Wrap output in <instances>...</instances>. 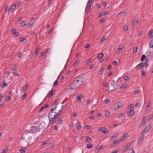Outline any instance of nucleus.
<instances>
[{"label":"nucleus","mask_w":153,"mask_h":153,"mask_svg":"<svg viewBox=\"0 0 153 153\" xmlns=\"http://www.w3.org/2000/svg\"><path fill=\"white\" fill-rule=\"evenodd\" d=\"M48 117L49 118L50 122L52 123L55 121L58 116L57 112L54 111H53V109H51L49 113Z\"/></svg>","instance_id":"nucleus-1"},{"label":"nucleus","mask_w":153,"mask_h":153,"mask_svg":"<svg viewBox=\"0 0 153 153\" xmlns=\"http://www.w3.org/2000/svg\"><path fill=\"white\" fill-rule=\"evenodd\" d=\"M82 83L79 79H76L73 81L70 86V89L71 90H75L78 89L81 86Z\"/></svg>","instance_id":"nucleus-2"},{"label":"nucleus","mask_w":153,"mask_h":153,"mask_svg":"<svg viewBox=\"0 0 153 153\" xmlns=\"http://www.w3.org/2000/svg\"><path fill=\"white\" fill-rule=\"evenodd\" d=\"M30 131L32 133H35L39 131H40V128L39 127L32 126L30 127Z\"/></svg>","instance_id":"nucleus-3"},{"label":"nucleus","mask_w":153,"mask_h":153,"mask_svg":"<svg viewBox=\"0 0 153 153\" xmlns=\"http://www.w3.org/2000/svg\"><path fill=\"white\" fill-rule=\"evenodd\" d=\"M122 102L120 101L117 104H116L115 105V108L116 109H118L119 108L121 107L122 106Z\"/></svg>","instance_id":"nucleus-4"},{"label":"nucleus","mask_w":153,"mask_h":153,"mask_svg":"<svg viewBox=\"0 0 153 153\" xmlns=\"http://www.w3.org/2000/svg\"><path fill=\"white\" fill-rule=\"evenodd\" d=\"M151 105V101H149L148 102V104L146 107V111L147 112H149L150 111Z\"/></svg>","instance_id":"nucleus-5"},{"label":"nucleus","mask_w":153,"mask_h":153,"mask_svg":"<svg viewBox=\"0 0 153 153\" xmlns=\"http://www.w3.org/2000/svg\"><path fill=\"white\" fill-rule=\"evenodd\" d=\"M151 128L152 127L151 126H147L144 129L142 133H143V132L144 131L146 133H147L150 131V130L151 129Z\"/></svg>","instance_id":"nucleus-6"},{"label":"nucleus","mask_w":153,"mask_h":153,"mask_svg":"<svg viewBox=\"0 0 153 153\" xmlns=\"http://www.w3.org/2000/svg\"><path fill=\"white\" fill-rule=\"evenodd\" d=\"M153 30L151 29L149 31V35H150L149 38V40H152L153 39Z\"/></svg>","instance_id":"nucleus-7"},{"label":"nucleus","mask_w":153,"mask_h":153,"mask_svg":"<svg viewBox=\"0 0 153 153\" xmlns=\"http://www.w3.org/2000/svg\"><path fill=\"white\" fill-rule=\"evenodd\" d=\"M128 134L126 133L120 139V141H122L127 138Z\"/></svg>","instance_id":"nucleus-8"},{"label":"nucleus","mask_w":153,"mask_h":153,"mask_svg":"<svg viewBox=\"0 0 153 153\" xmlns=\"http://www.w3.org/2000/svg\"><path fill=\"white\" fill-rule=\"evenodd\" d=\"M99 133H101L102 132L104 134H105V128L104 127L100 128H99Z\"/></svg>","instance_id":"nucleus-9"},{"label":"nucleus","mask_w":153,"mask_h":153,"mask_svg":"<svg viewBox=\"0 0 153 153\" xmlns=\"http://www.w3.org/2000/svg\"><path fill=\"white\" fill-rule=\"evenodd\" d=\"M145 121L144 119L142 120L141 122H140V123L138 126V127H141L143 126L145 124Z\"/></svg>","instance_id":"nucleus-10"},{"label":"nucleus","mask_w":153,"mask_h":153,"mask_svg":"<svg viewBox=\"0 0 153 153\" xmlns=\"http://www.w3.org/2000/svg\"><path fill=\"white\" fill-rule=\"evenodd\" d=\"M119 140H117L115 141L113 143L112 146L113 147H114L117 146L119 144Z\"/></svg>","instance_id":"nucleus-11"},{"label":"nucleus","mask_w":153,"mask_h":153,"mask_svg":"<svg viewBox=\"0 0 153 153\" xmlns=\"http://www.w3.org/2000/svg\"><path fill=\"white\" fill-rule=\"evenodd\" d=\"M57 106L56 105H54L53 106L51 109H53V111H57Z\"/></svg>","instance_id":"nucleus-12"},{"label":"nucleus","mask_w":153,"mask_h":153,"mask_svg":"<svg viewBox=\"0 0 153 153\" xmlns=\"http://www.w3.org/2000/svg\"><path fill=\"white\" fill-rule=\"evenodd\" d=\"M117 84V82H115L114 80L112 81L111 82V85L113 88H115Z\"/></svg>","instance_id":"nucleus-13"},{"label":"nucleus","mask_w":153,"mask_h":153,"mask_svg":"<svg viewBox=\"0 0 153 153\" xmlns=\"http://www.w3.org/2000/svg\"><path fill=\"white\" fill-rule=\"evenodd\" d=\"M126 12L124 11H123V12H121L119 13L118 15L119 16H124L126 14Z\"/></svg>","instance_id":"nucleus-14"},{"label":"nucleus","mask_w":153,"mask_h":153,"mask_svg":"<svg viewBox=\"0 0 153 153\" xmlns=\"http://www.w3.org/2000/svg\"><path fill=\"white\" fill-rule=\"evenodd\" d=\"M104 54L102 53H100L99 54V55L97 56V58L98 59H101L102 58Z\"/></svg>","instance_id":"nucleus-15"},{"label":"nucleus","mask_w":153,"mask_h":153,"mask_svg":"<svg viewBox=\"0 0 153 153\" xmlns=\"http://www.w3.org/2000/svg\"><path fill=\"white\" fill-rule=\"evenodd\" d=\"M82 97V96H78L76 98V100L77 101V102H81V99Z\"/></svg>","instance_id":"nucleus-16"},{"label":"nucleus","mask_w":153,"mask_h":153,"mask_svg":"<svg viewBox=\"0 0 153 153\" xmlns=\"http://www.w3.org/2000/svg\"><path fill=\"white\" fill-rule=\"evenodd\" d=\"M92 4V2H90V1H88L86 7L90 8L91 7V5Z\"/></svg>","instance_id":"nucleus-17"},{"label":"nucleus","mask_w":153,"mask_h":153,"mask_svg":"<svg viewBox=\"0 0 153 153\" xmlns=\"http://www.w3.org/2000/svg\"><path fill=\"white\" fill-rule=\"evenodd\" d=\"M17 56L21 58H23V55L20 52H18Z\"/></svg>","instance_id":"nucleus-18"},{"label":"nucleus","mask_w":153,"mask_h":153,"mask_svg":"<svg viewBox=\"0 0 153 153\" xmlns=\"http://www.w3.org/2000/svg\"><path fill=\"white\" fill-rule=\"evenodd\" d=\"M142 105V103H141V102H137V103H136V104L135 105V106L138 107V108H140L141 107Z\"/></svg>","instance_id":"nucleus-19"},{"label":"nucleus","mask_w":153,"mask_h":153,"mask_svg":"<svg viewBox=\"0 0 153 153\" xmlns=\"http://www.w3.org/2000/svg\"><path fill=\"white\" fill-rule=\"evenodd\" d=\"M104 69V68L103 67L101 68L100 69V70L99 71V73L100 74H102L103 73V71Z\"/></svg>","instance_id":"nucleus-20"},{"label":"nucleus","mask_w":153,"mask_h":153,"mask_svg":"<svg viewBox=\"0 0 153 153\" xmlns=\"http://www.w3.org/2000/svg\"><path fill=\"white\" fill-rule=\"evenodd\" d=\"M59 101V99H57L56 101L54 102L53 104L54 105H57V106H58V105L60 103Z\"/></svg>","instance_id":"nucleus-21"},{"label":"nucleus","mask_w":153,"mask_h":153,"mask_svg":"<svg viewBox=\"0 0 153 153\" xmlns=\"http://www.w3.org/2000/svg\"><path fill=\"white\" fill-rule=\"evenodd\" d=\"M50 144V143L46 141H44L42 142V145L43 146H44L45 145H49Z\"/></svg>","instance_id":"nucleus-22"},{"label":"nucleus","mask_w":153,"mask_h":153,"mask_svg":"<svg viewBox=\"0 0 153 153\" xmlns=\"http://www.w3.org/2000/svg\"><path fill=\"white\" fill-rule=\"evenodd\" d=\"M26 149L25 148H24L23 147H22V149L19 150V152L21 153H25V151Z\"/></svg>","instance_id":"nucleus-23"},{"label":"nucleus","mask_w":153,"mask_h":153,"mask_svg":"<svg viewBox=\"0 0 153 153\" xmlns=\"http://www.w3.org/2000/svg\"><path fill=\"white\" fill-rule=\"evenodd\" d=\"M28 87L27 86V85H26L23 87V92H25L27 90Z\"/></svg>","instance_id":"nucleus-24"},{"label":"nucleus","mask_w":153,"mask_h":153,"mask_svg":"<svg viewBox=\"0 0 153 153\" xmlns=\"http://www.w3.org/2000/svg\"><path fill=\"white\" fill-rule=\"evenodd\" d=\"M33 25V24L31 22H29L28 23L27 25V27L28 28L31 27Z\"/></svg>","instance_id":"nucleus-25"},{"label":"nucleus","mask_w":153,"mask_h":153,"mask_svg":"<svg viewBox=\"0 0 153 153\" xmlns=\"http://www.w3.org/2000/svg\"><path fill=\"white\" fill-rule=\"evenodd\" d=\"M39 50V47H38L36 49V50L35 51V53H36V56H36H37Z\"/></svg>","instance_id":"nucleus-26"},{"label":"nucleus","mask_w":153,"mask_h":153,"mask_svg":"<svg viewBox=\"0 0 153 153\" xmlns=\"http://www.w3.org/2000/svg\"><path fill=\"white\" fill-rule=\"evenodd\" d=\"M123 48V46H120V48H119L117 50V53H120L121 50Z\"/></svg>","instance_id":"nucleus-27"},{"label":"nucleus","mask_w":153,"mask_h":153,"mask_svg":"<svg viewBox=\"0 0 153 153\" xmlns=\"http://www.w3.org/2000/svg\"><path fill=\"white\" fill-rule=\"evenodd\" d=\"M25 21H22L21 22V26L22 27H24L25 26V25H26V24L25 23Z\"/></svg>","instance_id":"nucleus-28"},{"label":"nucleus","mask_w":153,"mask_h":153,"mask_svg":"<svg viewBox=\"0 0 153 153\" xmlns=\"http://www.w3.org/2000/svg\"><path fill=\"white\" fill-rule=\"evenodd\" d=\"M134 112V110L133 109H131L130 110L129 112V115L130 116H132Z\"/></svg>","instance_id":"nucleus-29"},{"label":"nucleus","mask_w":153,"mask_h":153,"mask_svg":"<svg viewBox=\"0 0 153 153\" xmlns=\"http://www.w3.org/2000/svg\"><path fill=\"white\" fill-rule=\"evenodd\" d=\"M146 56L145 55H143L141 59V61H143L144 60L146 59Z\"/></svg>","instance_id":"nucleus-30"},{"label":"nucleus","mask_w":153,"mask_h":153,"mask_svg":"<svg viewBox=\"0 0 153 153\" xmlns=\"http://www.w3.org/2000/svg\"><path fill=\"white\" fill-rule=\"evenodd\" d=\"M76 127L78 130H80L81 128V126L79 124H78L76 125Z\"/></svg>","instance_id":"nucleus-31"},{"label":"nucleus","mask_w":153,"mask_h":153,"mask_svg":"<svg viewBox=\"0 0 153 153\" xmlns=\"http://www.w3.org/2000/svg\"><path fill=\"white\" fill-rule=\"evenodd\" d=\"M142 67V66L140 64H138L136 68L138 70H139Z\"/></svg>","instance_id":"nucleus-32"},{"label":"nucleus","mask_w":153,"mask_h":153,"mask_svg":"<svg viewBox=\"0 0 153 153\" xmlns=\"http://www.w3.org/2000/svg\"><path fill=\"white\" fill-rule=\"evenodd\" d=\"M134 107V105L132 104H130L128 106V108L131 109L133 108Z\"/></svg>","instance_id":"nucleus-33"},{"label":"nucleus","mask_w":153,"mask_h":153,"mask_svg":"<svg viewBox=\"0 0 153 153\" xmlns=\"http://www.w3.org/2000/svg\"><path fill=\"white\" fill-rule=\"evenodd\" d=\"M86 139L87 142L88 143H89L91 139L90 137L88 136H87L86 137Z\"/></svg>","instance_id":"nucleus-34"},{"label":"nucleus","mask_w":153,"mask_h":153,"mask_svg":"<svg viewBox=\"0 0 153 153\" xmlns=\"http://www.w3.org/2000/svg\"><path fill=\"white\" fill-rule=\"evenodd\" d=\"M45 51H43L41 53V55L39 56V58H42V56L45 55Z\"/></svg>","instance_id":"nucleus-35"},{"label":"nucleus","mask_w":153,"mask_h":153,"mask_svg":"<svg viewBox=\"0 0 153 153\" xmlns=\"http://www.w3.org/2000/svg\"><path fill=\"white\" fill-rule=\"evenodd\" d=\"M105 15V12H103L102 13V12H100L99 13V17H101L102 16H104Z\"/></svg>","instance_id":"nucleus-36"},{"label":"nucleus","mask_w":153,"mask_h":153,"mask_svg":"<svg viewBox=\"0 0 153 153\" xmlns=\"http://www.w3.org/2000/svg\"><path fill=\"white\" fill-rule=\"evenodd\" d=\"M89 9V8L86 7L85 10V13L87 14L88 13Z\"/></svg>","instance_id":"nucleus-37"},{"label":"nucleus","mask_w":153,"mask_h":153,"mask_svg":"<svg viewBox=\"0 0 153 153\" xmlns=\"http://www.w3.org/2000/svg\"><path fill=\"white\" fill-rule=\"evenodd\" d=\"M110 114V112L108 111H106V117H108Z\"/></svg>","instance_id":"nucleus-38"},{"label":"nucleus","mask_w":153,"mask_h":153,"mask_svg":"<svg viewBox=\"0 0 153 153\" xmlns=\"http://www.w3.org/2000/svg\"><path fill=\"white\" fill-rule=\"evenodd\" d=\"M53 90H51L50 92V93L49 95V97H51L53 95Z\"/></svg>","instance_id":"nucleus-39"},{"label":"nucleus","mask_w":153,"mask_h":153,"mask_svg":"<svg viewBox=\"0 0 153 153\" xmlns=\"http://www.w3.org/2000/svg\"><path fill=\"white\" fill-rule=\"evenodd\" d=\"M92 61V59H89L88 60H87L85 63H86V64H89Z\"/></svg>","instance_id":"nucleus-40"},{"label":"nucleus","mask_w":153,"mask_h":153,"mask_svg":"<svg viewBox=\"0 0 153 153\" xmlns=\"http://www.w3.org/2000/svg\"><path fill=\"white\" fill-rule=\"evenodd\" d=\"M2 86H4V87L6 86L7 85V84L5 83V81L4 80L2 83Z\"/></svg>","instance_id":"nucleus-41"},{"label":"nucleus","mask_w":153,"mask_h":153,"mask_svg":"<svg viewBox=\"0 0 153 153\" xmlns=\"http://www.w3.org/2000/svg\"><path fill=\"white\" fill-rule=\"evenodd\" d=\"M6 100L8 101H9L11 100L10 97L9 96H7L6 97Z\"/></svg>","instance_id":"nucleus-42"},{"label":"nucleus","mask_w":153,"mask_h":153,"mask_svg":"<svg viewBox=\"0 0 153 153\" xmlns=\"http://www.w3.org/2000/svg\"><path fill=\"white\" fill-rule=\"evenodd\" d=\"M92 147V145L91 144H88L87 145V147L89 149L91 148Z\"/></svg>","instance_id":"nucleus-43"},{"label":"nucleus","mask_w":153,"mask_h":153,"mask_svg":"<svg viewBox=\"0 0 153 153\" xmlns=\"http://www.w3.org/2000/svg\"><path fill=\"white\" fill-rule=\"evenodd\" d=\"M10 9V8L9 7H7L5 9V11L6 12L8 13L9 11V10Z\"/></svg>","instance_id":"nucleus-44"},{"label":"nucleus","mask_w":153,"mask_h":153,"mask_svg":"<svg viewBox=\"0 0 153 153\" xmlns=\"http://www.w3.org/2000/svg\"><path fill=\"white\" fill-rule=\"evenodd\" d=\"M143 140V137H140L139 138L138 140V143H141Z\"/></svg>","instance_id":"nucleus-45"},{"label":"nucleus","mask_w":153,"mask_h":153,"mask_svg":"<svg viewBox=\"0 0 153 153\" xmlns=\"http://www.w3.org/2000/svg\"><path fill=\"white\" fill-rule=\"evenodd\" d=\"M12 33L14 34H16L17 33H17L16 32V30L14 29V28L12 30Z\"/></svg>","instance_id":"nucleus-46"},{"label":"nucleus","mask_w":153,"mask_h":153,"mask_svg":"<svg viewBox=\"0 0 153 153\" xmlns=\"http://www.w3.org/2000/svg\"><path fill=\"white\" fill-rule=\"evenodd\" d=\"M62 110H63L61 109L60 110H59L57 112V114H58V117L60 113L62 111Z\"/></svg>","instance_id":"nucleus-47"},{"label":"nucleus","mask_w":153,"mask_h":153,"mask_svg":"<svg viewBox=\"0 0 153 153\" xmlns=\"http://www.w3.org/2000/svg\"><path fill=\"white\" fill-rule=\"evenodd\" d=\"M57 85V80H56L54 83L53 84V87L56 86Z\"/></svg>","instance_id":"nucleus-48"},{"label":"nucleus","mask_w":153,"mask_h":153,"mask_svg":"<svg viewBox=\"0 0 153 153\" xmlns=\"http://www.w3.org/2000/svg\"><path fill=\"white\" fill-rule=\"evenodd\" d=\"M126 83H124L123 85L120 87V88H123L125 87H126Z\"/></svg>","instance_id":"nucleus-49"},{"label":"nucleus","mask_w":153,"mask_h":153,"mask_svg":"<svg viewBox=\"0 0 153 153\" xmlns=\"http://www.w3.org/2000/svg\"><path fill=\"white\" fill-rule=\"evenodd\" d=\"M143 33V32L142 31L139 32L137 35V36L139 37L140 35H142Z\"/></svg>","instance_id":"nucleus-50"},{"label":"nucleus","mask_w":153,"mask_h":153,"mask_svg":"<svg viewBox=\"0 0 153 153\" xmlns=\"http://www.w3.org/2000/svg\"><path fill=\"white\" fill-rule=\"evenodd\" d=\"M149 45L150 47L153 48V42H151Z\"/></svg>","instance_id":"nucleus-51"},{"label":"nucleus","mask_w":153,"mask_h":153,"mask_svg":"<svg viewBox=\"0 0 153 153\" xmlns=\"http://www.w3.org/2000/svg\"><path fill=\"white\" fill-rule=\"evenodd\" d=\"M118 134L117 133H116V134H115L113 136L114 137V138H113V139H115L116 137H117L118 136Z\"/></svg>","instance_id":"nucleus-52"},{"label":"nucleus","mask_w":153,"mask_h":153,"mask_svg":"<svg viewBox=\"0 0 153 153\" xmlns=\"http://www.w3.org/2000/svg\"><path fill=\"white\" fill-rule=\"evenodd\" d=\"M58 122L59 123H62V120L61 118H59L58 120Z\"/></svg>","instance_id":"nucleus-53"},{"label":"nucleus","mask_w":153,"mask_h":153,"mask_svg":"<svg viewBox=\"0 0 153 153\" xmlns=\"http://www.w3.org/2000/svg\"><path fill=\"white\" fill-rule=\"evenodd\" d=\"M137 48H138L136 46L135 48H134V50L133 51V53H135L137 52Z\"/></svg>","instance_id":"nucleus-54"},{"label":"nucleus","mask_w":153,"mask_h":153,"mask_svg":"<svg viewBox=\"0 0 153 153\" xmlns=\"http://www.w3.org/2000/svg\"><path fill=\"white\" fill-rule=\"evenodd\" d=\"M128 28V26H124V30L125 31H127Z\"/></svg>","instance_id":"nucleus-55"},{"label":"nucleus","mask_w":153,"mask_h":153,"mask_svg":"<svg viewBox=\"0 0 153 153\" xmlns=\"http://www.w3.org/2000/svg\"><path fill=\"white\" fill-rule=\"evenodd\" d=\"M128 76H126L124 77V80L126 81L128 79Z\"/></svg>","instance_id":"nucleus-56"},{"label":"nucleus","mask_w":153,"mask_h":153,"mask_svg":"<svg viewBox=\"0 0 153 153\" xmlns=\"http://www.w3.org/2000/svg\"><path fill=\"white\" fill-rule=\"evenodd\" d=\"M16 5L15 4H14L11 7V10H14L16 7Z\"/></svg>","instance_id":"nucleus-57"},{"label":"nucleus","mask_w":153,"mask_h":153,"mask_svg":"<svg viewBox=\"0 0 153 153\" xmlns=\"http://www.w3.org/2000/svg\"><path fill=\"white\" fill-rule=\"evenodd\" d=\"M105 39V37H103L102 38L101 40H100V41L101 42H102L104 41V40Z\"/></svg>","instance_id":"nucleus-58"},{"label":"nucleus","mask_w":153,"mask_h":153,"mask_svg":"<svg viewBox=\"0 0 153 153\" xmlns=\"http://www.w3.org/2000/svg\"><path fill=\"white\" fill-rule=\"evenodd\" d=\"M13 75L14 76H19V74L18 73H16L15 72H14L13 73Z\"/></svg>","instance_id":"nucleus-59"},{"label":"nucleus","mask_w":153,"mask_h":153,"mask_svg":"<svg viewBox=\"0 0 153 153\" xmlns=\"http://www.w3.org/2000/svg\"><path fill=\"white\" fill-rule=\"evenodd\" d=\"M8 149H5L2 152L3 153H6L8 151Z\"/></svg>","instance_id":"nucleus-60"},{"label":"nucleus","mask_w":153,"mask_h":153,"mask_svg":"<svg viewBox=\"0 0 153 153\" xmlns=\"http://www.w3.org/2000/svg\"><path fill=\"white\" fill-rule=\"evenodd\" d=\"M53 28H52L48 32V33L49 34L51 33L53 31Z\"/></svg>","instance_id":"nucleus-61"},{"label":"nucleus","mask_w":153,"mask_h":153,"mask_svg":"<svg viewBox=\"0 0 153 153\" xmlns=\"http://www.w3.org/2000/svg\"><path fill=\"white\" fill-rule=\"evenodd\" d=\"M99 150L100 149L96 148V149L94 150V152L95 153H97Z\"/></svg>","instance_id":"nucleus-62"},{"label":"nucleus","mask_w":153,"mask_h":153,"mask_svg":"<svg viewBox=\"0 0 153 153\" xmlns=\"http://www.w3.org/2000/svg\"><path fill=\"white\" fill-rule=\"evenodd\" d=\"M22 5V3L21 2H20L18 4V6L19 7L21 6Z\"/></svg>","instance_id":"nucleus-63"},{"label":"nucleus","mask_w":153,"mask_h":153,"mask_svg":"<svg viewBox=\"0 0 153 153\" xmlns=\"http://www.w3.org/2000/svg\"><path fill=\"white\" fill-rule=\"evenodd\" d=\"M25 39V38L23 37L21 38V39H20V41L21 42H23Z\"/></svg>","instance_id":"nucleus-64"}]
</instances>
